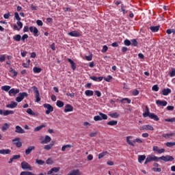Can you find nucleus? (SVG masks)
I'll list each match as a JSON object with an SVG mask.
<instances>
[{"label":"nucleus","mask_w":175,"mask_h":175,"mask_svg":"<svg viewBox=\"0 0 175 175\" xmlns=\"http://www.w3.org/2000/svg\"><path fill=\"white\" fill-rule=\"evenodd\" d=\"M148 117L152 120H154V121H159V118H158V116L155 115L154 113H150V115H148Z\"/></svg>","instance_id":"obj_12"},{"label":"nucleus","mask_w":175,"mask_h":175,"mask_svg":"<svg viewBox=\"0 0 175 175\" xmlns=\"http://www.w3.org/2000/svg\"><path fill=\"white\" fill-rule=\"evenodd\" d=\"M156 103L159 106H166L167 105V102H166L165 100H156Z\"/></svg>","instance_id":"obj_14"},{"label":"nucleus","mask_w":175,"mask_h":175,"mask_svg":"<svg viewBox=\"0 0 175 175\" xmlns=\"http://www.w3.org/2000/svg\"><path fill=\"white\" fill-rule=\"evenodd\" d=\"M51 142V137L49 135H46L44 139L41 142V144H47V143H50Z\"/></svg>","instance_id":"obj_10"},{"label":"nucleus","mask_w":175,"mask_h":175,"mask_svg":"<svg viewBox=\"0 0 175 175\" xmlns=\"http://www.w3.org/2000/svg\"><path fill=\"white\" fill-rule=\"evenodd\" d=\"M132 136H128L126 137V143L129 144V146H132L133 147H135V144L133 143V141H131L129 139H132Z\"/></svg>","instance_id":"obj_17"},{"label":"nucleus","mask_w":175,"mask_h":175,"mask_svg":"<svg viewBox=\"0 0 175 175\" xmlns=\"http://www.w3.org/2000/svg\"><path fill=\"white\" fill-rule=\"evenodd\" d=\"M166 146L167 147H173V146H175V142H167Z\"/></svg>","instance_id":"obj_48"},{"label":"nucleus","mask_w":175,"mask_h":175,"mask_svg":"<svg viewBox=\"0 0 175 175\" xmlns=\"http://www.w3.org/2000/svg\"><path fill=\"white\" fill-rule=\"evenodd\" d=\"M51 148H53V144H50L49 145H45L44 146V150H46L47 151L51 150Z\"/></svg>","instance_id":"obj_32"},{"label":"nucleus","mask_w":175,"mask_h":175,"mask_svg":"<svg viewBox=\"0 0 175 175\" xmlns=\"http://www.w3.org/2000/svg\"><path fill=\"white\" fill-rule=\"evenodd\" d=\"M107 155V152H103L98 154V159H102L103 157H106Z\"/></svg>","instance_id":"obj_33"},{"label":"nucleus","mask_w":175,"mask_h":175,"mask_svg":"<svg viewBox=\"0 0 175 175\" xmlns=\"http://www.w3.org/2000/svg\"><path fill=\"white\" fill-rule=\"evenodd\" d=\"M33 150H35V146H29L26 150H25V154L26 155H29L31 154V152H32V151H33Z\"/></svg>","instance_id":"obj_13"},{"label":"nucleus","mask_w":175,"mask_h":175,"mask_svg":"<svg viewBox=\"0 0 175 175\" xmlns=\"http://www.w3.org/2000/svg\"><path fill=\"white\" fill-rule=\"evenodd\" d=\"M150 113H150V109H148V107L146 106L145 113H143V116L144 117V118H147V117H148Z\"/></svg>","instance_id":"obj_16"},{"label":"nucleus","mask_w":175,"mask_h":175,"mask_svg":"<svg viewBox=\"0 0 175 175\" xmlns=\"http://www.w3.org/2000/svg\"><path fill=\"white\" fill-rule=\"evenodd\" d=\"M9 114H14V111H9V110L3 111V116H9Z\"/></svg>","instance_id":"obj_28"},{"label":"nucleus","mask_w":175,"mask_h":175,"mask_svg":"<svg viewBox=\"0 0 175 175\" xmlns=\"http://www.w3.org/2000/svg\"><path fill=\"white\" fill-rule=\"evenodd\" d=\"M94 121H102V118L99 116H96L94 118Z\"/></svg>","instance_id":"obj_49"},{"label":"nucleus","mask_w":175,"mask_h":175,"mask_svg":"<svg viewBox=\"0 0 175 175\" xmlns=\"http://www.w3.org/2000/svg\"><path fill=\"white\" fill-rule=\"evenodd\" d=\"M109 116L110 117H111V118H118V117L120 116V115L117 113V112L113 113H110Z\"/></svg>","instance_id":"obj_38"},{"label":"nucleus","mask_w":175,"mask_h":175,"mask_svg":"<svg viewBox=\"0 0 175 175\" xmlns=\"http://www.w3.org/2000/svg\"><path fill=\"white\" fill-rule=\"evenodd\" d=\"M174 32H175L174 29H169L167 30V33L168 35H170V33H174Z\"/></svg>","instance_id":"obj_59"},{"label":"nucleus","mask_w":175,"mask_h":175,"mask_svg":"<svg viewBox=\"0 0 175 175\" xmlns=\"http://www.w3.org/2000/svg\"><path fill=\"white\" fill-rule=\"evenodd\" d=\"M111 79H113V77H111V75H109L107 78H104V80L105 81H107V83H110V81L111 80Z\"/></svg>","instance_id":"obj_46"},{"label":"nucleus","mask_w":175,"mask_h":175,"mask_svg":"<svg viewBox=\"0 0 175 175\" xmlns=\"http://www.w3.org/2000/svg\"><path fill=\"white\" fill-rule=\"evenodd\" d=\"M95 95H96L98 98H100V96H102V94L98 90L95 91Z\"/></svg>","instance_id":"obj_61"},{"label":"nucleus","mask_w":175,"mask_h":175,"mask_svg":"<svg viewBox=\"0 0 175 175\" xmlns=\"http://www.w3.org/2000/svg\"><path fill=\"white\" fill-rule=\"evenodd\" d=\"M34 73H40L42 72V68H38V67H34L33 69Z\"/></svg>","instance_id":"obj_37"},{"label":"nucleus","mask_w":175,"mask_h":175,"mask_svg":"<svg viewBox=\"0 0 175 175\" xmlns=\"http://www.w3.org/2000/svg\"><path fill=\"white\" fill-rule=\"evenodd\" d=\"M86 96H92L94 95V91L92 90H86L85 92Z\"/></svg>","instance_id":"obj_24"},{"label":"nucleus","mask_w":175,"mask_h":175,"mask_svg":"<svg viewBox=\"0 0 175 175\" xmlns=\"http://www.w3.org/2000/svg\"><path fill=\"white\" fill-rule=\"evenodd\" d=\"M5 59H6V55H0V62H5Z\"/></svg>","instance_id":"obj_44"},{"label":"nucleus","mask_w":175,"mask_h":175,"mask_svg":"<svg viewBox=\"0 0 175 175\" xmlns=\"http://www.w3.org/2000/svg\"><path fill=\"white\" fill-rule=\"evenodd\" d=\"M17 103L14 102V101H12L10 104H8L6 105V107H8V109H14L16 107H17Z\"/></svg>","instance_id":"obj_9"},{"label":"nucleus","mask_w":175,"mask_h":175,"mask_svg":"<svg viewBox=\"0 0 175 175\" xmlns=\"http://www.w3.org/2000/svg\"><path fill=\"white\" fill-rule=\"evenodd\" d=\"M68 35L73 37H79L80 36L81 34L79 31H74L69 32Z\"/></svg>","instance_id":"obj_15"},{"label":"nucleus","mask_w":175,"mask_h":175,"mask_svg":"<svg viewBox=\"0 0 175 175\" xmlns=\"http://www.w3.org/2000/svg\"><path fill=\"white\" fill-rule=\"evenodd\" d=\"M27 97H28V93H27V92H21V93L18 94V96H17L16 98V102L20 103V102L23 100V99L25 98H27Z\"/></svg>","instance_id":"obj_2"},{"label":"nucleus","mask_w":175,"mask_h":175,"mask_svg":"<svg viewBox=\"0 0 175 175\" xmlns=\"http://www.w3.org/2000/svg\"><path fill=\"white\" fill-rule=\"evenodd\" d=\"M146 159V155H139L138 156V162L139 163H142V161H144Z\"/></svg>","instance_id":"obj_26"},{"label":"nucleus","mask_w":175,"mask_h":175,"mask_svg":"<svg viewBox=\"0 0 175 175\" xmlns=\"http://www.w3.org/2000/svg\"><path fill=\"white\" fill-rule=\"evenodd\" d=\"M124 44L125 46H131V44H132V42H131L129 40H125Z\"/></svg>","instance_id":"obj_52"},{"label":"nucleus","mask_w":175,"mask_h":175,"mask_svg":"<svg viewBox=\"0 0 175 175\" xmlns=\"http://www.w3.org/2000/svg\"><path fill=\"white\" fill-rule=\"evenodd\" d=\"M15 132L16 133H25V131L21 128L20 126H16L15 127Z\"/></svg>","instance_id":"obj_8"},{"label":"nucleus","mask_w":175,"mask_h":175,"mask_svg":"<svg viewBox=\"0 0 175 175\" xmlns=\"http://www.w3.org/2000/svg\"><path fill=\"white\" fill-rule=\"evenodd\" d=\"M27 114H29V116H33L34 117L38 116V114L33 112L31 108L27 109Z\"/></svg>","instance_id":"obj_20"},{"label":"nucleus","mask_w":175,"mask_h":175,"mask_svg":"<svg viewBox=\"0 0 175 175\" xmlns=\"http://www.w3.org/2000/svg\"><path fill=\"white\" fill-rule=\"evenodd\" d=\"M150 31H152V32H158V31H159V26L150 27Z\"/></svg>","instance_id":"obj_22"},{"label":"nucleus","mask_w":175,"mask_h":175,"mask_svg":"<svg viewBox=\"0 0 175 175\" xmlns=\"http://www.w3.org/2000/svg\"><path fill=\"white\" fill-rule=\"evenodd\" d=\"M14 16H15L16 20H17L18 21H20V20H21V18H20V15H18V12H15Z\"/></svg>","instance_id":"obj_47"},{"label":"nucleus","mask_w":175,"mask_h":175,"mask_svg":"<svg viewBox=\"0 0 175 175\" xmlns=\"http://www.w3.org/2000/svg\"><path fill=\"white\" fill-rule=\"evenodd\" d=\"M11 150L10 149H2L0 150V154L5 155V154H10Z\"/></svg>","instance_id":"obj_19"},{"label":"nucleus","mask_w":175,"mask_h":175,"mask_svg":"<svg viewBox=\"0 0 175 175\" xmlns=\"http://www.w3.org/2000/svg\"><path fill=\"white\" fill-rule=\"evenodd\" d=\"M8 94L10 96H12V94H13L14 96H16V89L15 88H12L8 92Z\"/></svg>","instance_id":"obj_27"},{"label":"nucleus","mask_w":175,"mask_h":175,"mask_svg":"<svg viewBox=\"0 0 175 175\" xmlns=\"http://www.w3.org/2000/svg\"><path fill=\"white\" fill-rule=\"evenodd\" d=\"M36 163H38V165H44V161H43V160L37 159L36 161Z\"/></svg>","instance_id":"obj_50"},{"label":"nucleus","mask_w":175,"mask_h":175,"mask_svg":"<svg viewBox=\"0 0 175 175\" xmlns=\"http://www.w3.org/2000/svg\"><path fill=\"white\" fill-rule=\"evenodd\" d=\"M10 88H12L10 85H4L1 87V90H3V91H5V92H8V91H10Z\"/></svg>","instance_id":"obj_29"},{"label":"nucleus","mask_w":175,"mask_h":175,"mask_svg":"<svg viewBox=\"0 0 175 175\" xmlns=\"http://www.w3.org/2000/svg\"><path fill=\"white\" fill-rule=\"evenodd\" d=\"M9 129V124L8 123H5L4 125L2 126L1 130L3 132H5V131H8Z\"/></svg>","instance_id":"obj_35"},{"label":"nucleus","mask_w":175,"mask_h":175,"mask_svg":"<svg viewBox=\"0 0 175 175\" xmlns=\"http://www.w3.org/2000/svg\"><path fill=\"white\" fill-rule=\"evenodd\" d=\"M162 92L163 95H164V96H166L168 94H170L172 92V90L169 88H165L162 90Z\"/></svg>","instance_id":"obj_18"},{"label":"nucleus","mask_w":175,"mask_h":175,"mask_svg":"<svg viewBox=\"0 0 175 175\" xmlns=\"http://www.w3.org/2000/svg\"><path fill=\"white\" fill-rule=\"evenodd\" d=\"M72 175H81V172L79 170H74L71 171Z\"/></svg>","instance_id":"obj_31"},{"label":"nucleus","mask_w":175,"mask_h":175,"mask_svg":"<svg viewBox=\"0 0 175 175\" xmlns=\"http://www.w3.org/2000/svg\"><path fill=\"white\" fill-rule=\"evenodd\" d=\"M25 39H28V35L27 34H24L22 38H21V40H23V42H24V40H25Z\"/></svg>","instance_id":"obj_60"},{"label":"nucleus","mask_w":175,"mask_h":175,"mask_svg":"<svg viewBox=\"0 0 175 175\" xmlns=\"http://www.w3.org/2000/svg\"><path fill=\"white\" fill-rule=\"evenodd\" d=\"M117 124H118L117 120H111L107 123V125H110L111 126H114L115 125H117Z\"/></svg>","instance_id":"obj_21"},{"label":"nucleus","mask_w":175,"mask_h":175,"mask_svg":"<svg viewBox=\"0 0 175 175\" xmlns=\"http://www.w3.org/2000/svg\"><path fill=\"white\" fill-rule=\"evenodd\" d=\"M159 159H161V161H164V162H169L172 161H174V158L170 155L162 156L159 157Z\"/></svg>","instance_id":"obj_4"},{"label":"nucleus","mask_w":175,"mask_h":175,"mask_svg":"<svg viewBox=\"0 0 175 175\" xmlns=\"http://www.w3.org/2000/svg\"><path fill=\"white\" fill-rule=\"evenodd\" d=\"M13 39L15 40V42H20V40H21V36L20 34L14 36Z\"/></svg>","instance_id":"obj_23"},{"label":"nucleus","mask_w":175,"mask_h":175,"mask_svg":"<svg viewBox=\"0 0 175 175\" xmlns=\"http://www.w3.org/2000/svg\"><path fill=\"white\" fill-rule=\"evenodd\" d=\"M170 136H173V133L163 135V137H165V139H169V137H170Z\"/></svg>","instance_id":"obj_53"},{"label":"nucleus","mask_w":175,"mask_h":175,"mask_svg":"<svg viewBox=\"0 0 175 175\" xmlns=\"http://www.w3.org/2000/svg\"><path fill=\"white\" fill-rule=\"evenodd\" d=\"M36 23L38 25H39V27H42V25H43V22H42V21H40V20H38L36 21Z\"/></svg>","instance_id":"obj_63"},{"label":"nucleus","mask_w":175,"mask_h":175,"mask_svg":"<svg viewBox=\"0 0 175 175\" xmlns=\"http://www.w3.org/2000/svg\"><path fill=\"white\" fill-rule=\"evenodd\" d=\"M146 131H154V127L150 125L145 126Z\"/></svg>","instance_id":"obj_40"},{"label":"nucleus","mask_w":175,"mask_h":175,"mask_svg":"<svg viewBox=\"0 0 175 175\" xmlns=\"http://www.w3.org/2000/svg\"><path fill=\"white\" fill-rule=\"evenodd\" d=\"M85 59L87 61H91L92 59V55H90L89 56H85Z\"/></svg>","instance_id":"obj_64"},{"label":"nucleus","mask_w":175,"mask_h":175,"mask_svg":"<svg viewBox=\"0 0 175 175\" xmlns=\"http://www.w3.org/2000/svg\"><path fill=\"white\" fill-rule=\"evenodd\" d=\"M64 111L65 113H68L69 111H73V107L69 104L66 105L65 106Z\"/></svg>","instance_id":"obj_11"},{"label":"nucleus","mask_w":175,"mask_h":175,"mask_svg":"<svg viewBox=\"0 0 175 175\" xmlns=\"http://www.w3.org/2000/svg\"><path fill=\"white\" fill-rule=\"evenodd\" d=\"M46 163L47 165H53V160L51 159H48L46 161Z\"/></svg>","instance_id":"obj_55"},{"label":"nucleus","mask_w":175,"mask_h":175,"mask_svg":"<svg viewBox=\"0 0 175 175\" xmlns=\"http://www.w3.org/2000/svg\"><path fill=\"white\" fill-rule=\"evenodd\" d=\"M133 143H138L139 144H142V143H143V141L140 139V138H137L133 140Z\"/></svg>","instance_id":"obj_42"},{"label":"nucleus","mask_w":175,"mask_h":175,"mask_svg":"<svg viewBox=\"0 0 175 175\" xmlns=\"http://www.w3.org/2000/svg\"><path fill=\"white\" fill-rule=\"evenodd\" d=\"M100 117L102 118V120H107V115L103 113L102 112H98Z\"/></svg>","instance_id":"obj_34"},{"label":"nucleus","mask_w":175,"mask_h":175,"mask_svg":"<svg viewBox=\"0 0 175 175\" xmlns=\"http://www.w3.org/2000/svg\"><path fill=\"white\" fill-rule=\"evenodd\" d=\"M108 47H107V46H106V45H105V46H103V49H102V53H106V51H107V50H108Z\"/></svg>","instance_id":"obj_56"},{"label":"nucleus","mask_w":175,"mask_h":175,"mask_svg":"<svg viewBox=\"0 0 175 175\" xmlns=\"http://www.w3.org/2000/svg\"><path fill=\"white\" fill-rule=\"evenodd\" d=\"M131 44L132 46H137V41L136 40H132Z\"/></svg>","instance_id":"obj_62"},{"label":"nucleus","mask_w":175,"mask_h":175,"mask_svg":"<svg viewBox=\"0 0 175 175\" xmlns=\"http://www.w3.org/2000/svg\"><path fill=\"white\" fill-rule=\"evenodd\" d=\"M42 128H46V125L42 124V125L36 127L34 129V132H39V131H40V129H42Z\"/></svg>","instance_id":"obj_25"},{"label":"nucleus","mask_w":175,"mask_h":175,"mask_svg":"<svg viewBox=\"0 0 175 175\" xmlns=\"http://www.w3.org/2000/svg\"><path fill=\"white\" fill-rule=\"evenodd\" d=\"M12 142L18 148H20V147H21V146H23V143H21V142H20V138H18V137H16V138L12 139Z\"/></svg>","instance_id":"obj_7"},{"label":"nucleus","mask_w":175,"mask_h":175,"mask_svg":"<svg viewBox=\"0 0 175 175\" xmlns=\"http://www.w3.org/2000/svg\"><path fill=\"white\" fill-rule=\"evenodd\" d=\"M10 73L12 74V77H16L18 75L17 71L14 70V69H12V68H10Z\"/></svg>","instance_id":"obj_30"},{"label":"nucleus","mask_w":175,"mask_h":175,"mask_svg":"<svg viewBox=\"0 0 175 175\" xmlns=\"http://www.w3.org/2000/svg\"><path fill=\"white\" fill-rule=\"evenodd\" d=\"M31 90H33L35 94L36 102H40V94L39 93V90L36 86L31 87Z\"/></svg>","instance_id":"obj_3"},{"label":"nucleus","mask_w":175,"mask_h":175,"mask_svg":"<svg viewBox=\"0 0 175 175\" xmlns=\"http://www.w3.org/2000/svg\"><path fill=\"white\" fill-rule=\"evenodd\" d=\"M165 121H166V122H175V118L165 119Z\"/></svg>","instance_id":"obj_45"},{"label":"nucleus","mask_w":175,"mask_h":175,"mask_svg":"<svg viewBox=\"0 0 175 175\" xmlns=\"http://www.w3.org/2000/svg\"><path fill=\"white\" fill-rule=\"evenodd\" d=\"M152 170L154 172H157L158 173H161V172H162V170L161 168H157V167H153Z\"/></svg>","instance_id":"obj_57"},{"label":"nucleus","mask_w":175,"mask_h":175,"mask_svg":"<svg viewBox=\"0 0 175 175\" xmlns=\"http://www.w3.org/2000/svg\"><path fill=\"white\" fill-rule=\"evenodd\" d=\"M152 91H155V92H157V91H159V88L158 87V85H154L152 88Z\"/></svg>","instance_id":"obj_41"},{"label":"nucleus","mask_w":175,"mask_h":175,"mask_svg":"<svg viewBox=\"0 0 175 175\" xmlns=\"http://www.w3.org/2000/svg\"><path fill=\"white\" fill-rule=\"evenodd\" d=\"M152 161H154V162H158V161H159V157H157V156L154 155L148 156L147 158L146 159L144 164L147 165V163L152 162Z\"/></svg>","instance_id":"obj_1"},{"label":"nucleus","mask_w":175,"mask_h":175,"mask_svg":"<svg viewBox=\"0 0 175 175\" xmlns=\"http://www.w3.org/2000/svg\"><path fill=\"white\" fill-rule=\"evenodd\" d=\"M16 24L19 27V29H21V28H23V23H21L20 21H18Z\"/></svg>","instance_id":"obj_58"},{"label":"nucleus","mask_w":175,"mask_h":175,"mask_svg":"<svg viewBox=\"0 0 175 175\" xmlns=\"http://www.w3.org/2000/svg\"><path fill=\"white\" fill-rule=\"evenodd\" d=\"M33 32L34 33V36H39V35H38V33L39 32V30H38V28L34 27L33 30Z\"/></svg>","instance_id":"obj_43"},{"label":"nucleus","mask_w":175,"mask_h":175,"mask_svg":"<svg viewBox=\"0 0 175 175\" xmlns=\"http://www.w3.org/2000/svg\"><path fill=\"white\" fill-rule=\"evenodd\" d=\"M170 77H174L175 76V68H172L169 72Z\"/></svg>","instance_id":"obj_36"},{"label":"nucleus","mask_w":175,"mask_h":175,"mask_svg":"<svg viewBox=\"0 0 175 175\" xmlns=\"http://www.w3.org/2000/svg\"><path fill=\"white\" fill-rule=\"evenodd\" d=\"M59 167H53L51 168L53 173H58V171L59 170Z\"/></svg>","instance_id":"obj_51"},{"label":"nucleus","mask_w":175,"mask_h":175,"mask_svg":"<svg viewBox=\"0 0 175 175\" xmlns=\"http://www.w3.org/2000/svg\"><path fill=\"white\" fill-rule=\"evenodd\" d=\"M44 107H45V109H47V110L46 111V114H50L51 111H54V107H53V106H51V105L50 104H44Z\"/></svg>","instance_id":"obj_6"},{"label":"nucleus","mask_w":175,"mask_h":175,"mask_svg":"<svg viewBox=\"0 0 175 175\" xmlns=\"http://www.w3.org/2000/svg\"><path fill=\"white\" fill-rule=\"evenodd\" d=\"M56 105L58 107H64V102L61 100H57Z\"/></svg>","instance_id":"obj_39"},{"label":"nucleus","mask_w":175,"mask_h":175,"mask_svg":"<svg viewBox=\"0 0 175 175\" xmlns=\"http://www.w3.org/2000/svg\"><path fill=\"white\" fill-rule=\"evenodd\" d=\"M98 131H96L94 133H91L90 134V137H95L98 135Z\"/></svg>","instance_id":"obj_54"},{"label":"nucleus","mask_w":175,"mask_h":175,"mask_svg":"<svg viewBox=\"0 0 175 175\" xmlns=\"http://www.w3.org/2000/svg\"><path fill=\"white\" fill-rule=\"evenodd\" d=\"M21 167L23 170H32V167H31V165L26 161H23L21 163Z\"/></svg>","instance_id":"obj_5"}]
</instances>
